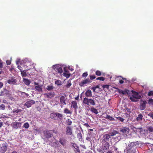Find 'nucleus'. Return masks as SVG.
Here are the masks:
<instances>
[{"label": "nucleus", "mask_w": 153, "mask_h": 153, "mask_svg": "<svg viewBox=\"0 0 153 153\" xmlns=\"http://www.w3.org/2000/svg\"><path fill=\"white\" fill-rule=\"evenodd\" d=\"M138 142H133L128 143L127 150L128 153H136L137 149L136 146L139 145Z\"/></svg>", "instance_id": "1"}, {"label": "nucleus", "mask_w": 153, "mask_h": 153, "mask_svg": "<svg viewBox=\"0 0 153 153\" xmlns=\"http://www.w3.org/2000/svg\"><path fill=\"white\" fill-rule=\"evenodd\" d=\"M82 102L83 104L86 106V108H88V109H87L88 110L90 109L89 106L90 105L94 106L96 104L94 99L88 98L86 97L83 98Z\"/></svg>", "instance_id": "2"}, {"label": "nucleus", "mask_w": 153, "mask_h": 153, "mask_svg": "<svg viewBox=\"0 0 153 153\" xmlns=\"http://www.w3.org/2000/svg\"><path fill=\"white\" fill-rule=\"evenodd\" d=\"M50 117L54 120H57L59 119L60 120H62V119L63 115L58 113H52L50 115Z\"/></svg>", "instance_id": "3"}, {"label": "nucleus", "mask_w": 153, "mask_h": 153, "mask_svg": "<svg viewBox=\"0 0 153 153\" xmlns=\"http://www.w3.org/2000/svg\"><path fill=\"white\" fill-rule=\"evenodd\" d=\"M53 68L56 72L61 74L63 72L62 68L58 65H55L53 66Z\"/></svg>", "instance_id": "4"}, {"label": "nucleus", "mask_w": 153, "mask_h": 153, "mask_svg": "<svg viewBox=\"0 0 153 153\" xmlns=\"http://www.w3.org/2000/svg\"><path fill=\"white\" fill-rule=\"evenodd\" d=\"M102 146L101 149L104 152H106L107 150L109 149L110 145L108 142H101Z\"/></svg>", "instance_id": "5"}, {"label": "nucleus", "mask_w": 153, "mask_h": 153, "mask_svg": "<svg viewBox=\"0 0 153 153\" xmlns=\"http://www.w3.org/2000/svg\"><path fill=\"white\" fill-rule=\"evenodd\" d=\"M92 81L88 78L81 81L79 83V85L81 87H83L85 85L91 83Z\"/></svg>", "instance_id": "6"}, {"label": "nucleus", "mask_w": 153, "mask_h": 153, "mask_svg": "<svg viewBox=\"0 0 153 153\" xmlns=\"http://www.w3.org/2000/svg\"><path fill=\"white\" fill-rule=\"evenodd\" d=\"M35 103V101L32 100H27L24 104V106L27 108H29L31 107Z\"/></svg>", "instance_id": "7"}, {"label": "nucleus", "mask_w": 153, "mask_h": 153, "mask_svg": "<svg viewBox=\"0 0 153 153\" xmlns=\"http://www.w3.org/2000/svg\"><path fill=\"white\" fill-rule=\"evenodd\" d=\"M7 148L6 144H1L0 146V152L1 153H4L7 150Z\"/></svg>", "instance_id": "8"}, {"label": "nucleus", "mask_w": 153, "mask_h": 153, "mask_svg": "<svg viewBox=\"0 0 153 153\" xmlns=\"http://www.w3.org/2000/svg\"><path fill=\"white\" fill-rule=\"evenodd\" d=\"M110 135L108 134H105L103 136L101 142H108L110 138Z\"/></svg>", "instance_id": "9"}, {"label": "nucleus", "mask_w": 153, "mask_h": 153, "mask_svg": "<svg viewBox=\"0 0 153 153\" xmlns=\"http://www.w3.org/2000/svg\"><path fill=\"white\" fill-rule=\"evenodd\" d=\"M3 90V91H1L0 92V96H3L6 95L7 96H9L10 95L9 91L7 90L6 88H4Z\"/></svg>", "instance_id": "10"}, {"label": "nucleus", "mask_w": 153, "mask_h": 153, "mask_svg": "<svg viewBox=\"0 0 153 153\" xmlns=\"http://www.w3.org/2000/svg\"><path fill=\"white\" fill-rule=\"evenodd\" d=\"M21 123L15 122L13 123L12 126L13 128L17 129L19 128L21 126Z\"/></svg>", "instance_id": "11"}, {"label": "nucleus", "mask_w": 153, "mask_h": 153, "mask_svg": "<svg viewBox=\"0 0 153 153\" xmlns=\"http://www.w3.org/2000/svg\"><path fill=\"white\" fill-rule=\"evenodd\" d=\"M67 140L64 137L60 138L59 139V142L62 146H65L67 143Z\"/></svg>", "instance_id": "12"}, {"label": "nucleus", "mask_w": 153, "mask_h": 153, "mask_svg": "<svg viewBox=\"0 0 153 153\" xmlns=\"http://www.w3.org/2000/svg\"><path fill=\"white\" fill-rule=\"evenodd\" d=\"M34 84L35 85V88L36 89V91L39 92H42V90L41 87V86L39 85L38 83L34 82Z\"/></svg>", "instance_id": "13"}, {"label": "nucleus", "mask_w": 153, "mask_h": 153, "mask_svg": "<svg viewBox=\"0 0 153 153\" xmlns=\"http://www.w3.org/2000/svg\"><path fill=\"white\" fill-rule=\"evenodd\" d=\"M44 136L47 138L51 137L53 135L49 131H46L44 132Z\"/></svg>", "instance_id": "14"}, {"label": "nucleus", "mask_w": 153, "mask_h": 153, "mask_svg": "<svg viewBox=\"0 0 153 153\" xmlns=\"http://www.w3.org/2000/svg\"><path fill=\"white\" fill-rule=\"evenodd\" d=\"M7 82L10 84H14L16 82L17 80L14 77H12L11 79H8Z\"/></svg>", "instance_id": "15"}, {"label": "nucleus", "mask_w": 153, "mask_h": 153, "mask_svg": "<svg viewBox=\"0 0 153 153\" xmlns=\"http://www.w3.org/2000/svg\"><path fill=\"white\" fill-rule=\"evenodd\" d=\"M147 103V102L146 101H141L140 105V108L141 110H144L146 107V104Z\"/></svg>", "instance_id": "16"}, {"label": "nucleus", "mask_w": 153, "mask_h": 153, "mask_svg": "<svg viewBox=\"0 0 153 153\" xmlns=\"http://www.w3.org/2000/svg\"><path fill=\"white\" fill-rule=\"evenodd\" d=\"M129 129L128 128L123 127L121 128L120 131L123 134H126L129 131Z\"/></svg>", "instance_id": "17"}, {"label": "nucleus", "mask_w": 153, "mask_h": 153, "mask_svg": "<svg viewBox=\"0 0 153 153\" xmlns=\"http://www.w3.org/2000/svg\"><path fill=\"white\" fill-rule=\"evenodd\" d=\"M71 107L73 108L75 110L78 108L77 102L75 101H73L71 102Z\"/></svg>", "instance_id": "18"}, {"label": "nucleus", "mask_w": 153, "mask_h": 153, "mask_svg": "<svg viewBox=\"0 0 153 153\" xmlns=\"http://www.w3.org/2000/svg\"><path fill=\"white\" fill-rule=\"evenodd\" d=\"M85 95L86 97H91L92 96V92L91 90H88L85 93Z\"/></svg>", "instance_id": "19"}, {"label": "nucleus", "mask_w": 153, "mask_h": 153, "mask_svg": "<svg viewBox=\"0 0 153 153\" xmlns=\"http://www.w3.org/2000/svg\"><path fill=\"white\" fill-rule=\"evenodd\" d=\"M45 95H46L47 98L51 99L54 96L55 93L54 92H51L49 93L45 94Z\"/></svg>", "instance_id": "20"}, {"label": "nucleus", "mask_w": 153, "mask_h": 153, "mask_svg": "<svg viewBox=\"0 0 153 153\" xmlns=\"http://www.w3.org/2000/svg\"><path fill=\"white\" fill-rule=\"evenodd\" d=\"M66 134L67 135H71L72 134V130L69 126H68L66 128Z\"/></svg>", "instance_id": "21"}, {"label": "nucleus", "mask_w": 153, "mask_h": 153, "mask_svg": "<svg viewBox=\"0 0 153 153\" xmlns=\"http://www.w3.org/2000/svg\"><path fill=\"white\" fill-rule=\"evenodd\" d=\"M60 102L63 105H66V103L65 102V97L63 96H62L60 97Z\"/></svg>", "instance_id": "22"}, {"label": "nucleus", "mask_w": 153, "mask_h": 153, "mask_svg": "<svg viewBox=\"0 0 153 153\" xmlns=\"http://www.w3.org/2000/svg\"><path fill=\"white\" fill-rule=\"evenodd\" d=\"M143 116L141 114H140L138 115L136 118V120L138 122H141L142 120Z\"/></svg>", "instance_id": "23"}, {"label": "nucleus", "mask_w": 153, "mask_h": 153, "mask_svg": "<svg viewBox=\"0 0 153 153\" xmlns=\"http://www.w3.org/2000/svg\"><path fill=\"white\" fill-rule=\"evenodd\" d=\"M132 96L137 99H140L141 97V96L139 95L138 93L136 92H134Z\"/></svg>", "instance_id": "24"}, {"label": "nucleus", "mask_w": 153, "mask_h": 153, "mask_svg": "<svg viewBox=\"0 0 153 153\" xmlns=\"http://www.w3.org/2000/svg\"><path fill=\"white\" fill-rule=\"evenodd\" d=\"M23 82L27 85H29L30 82V81L27 79L24 78Z\"/></svg>", "instance_id": "25"}, {"label": "nucleus", "mask_w": 153, "mask_h": 153, "mask_svg": "<svg viewBox=\"0 0 153 153\" xmlns=\"http://www.w3.org/2000/svg\"><path fill=\"white\" fill-rule=\"evenodd\" d=\"M105 118L110 121H114V119L113 117L108 114H107L106 116L105 117Z\"/></svg>", "instance_id": "26"}, {"label": "nucleus", "mask_w": 153, "mask_h": 153, "mask_svg": "<svg viewBox=\"0 0 153 153\" xmlns=\"http://www.w3.org/2000/svg\"><path fill=\"white\" fill-rule=\"evenodd\" d=\"M90 110L91 112L96 114H97L98 113V111L97 110L93 107H91V108Z\"/></svg>", "instance_id": "27"}, {"label": "nucleus", "mask_w": 153, "mask_h": 153, "mask_svg": "<svg viewBox=\"0 0 153 153\" xmlns=\"http://www.w3.org/2000/svg\"><path fill=\"white\" fill-rule=\"evenodd\" d=\"M130 114L128 113H125L123 114V117L125 119H128L130 117Z\"/></svg>", "instance_id": "28"}, {"label": "nucleus", "mask_w": 153, "mask_h": 153, "mask_svg": "<svg viewBox=\"0 0 153 153\" xmlns=\"http://www.w3.org/2000/svg\"><path fill=\"white\" fill-rule=\"evenodd\" d=\"M32 63L31 62L29 61H27L25 64L24 67H25V68H26L25 67H28L29 65H30Z\"/></svg>", "instance_id": "29"}, {"label": "nucleus", "mask_w": 153, "mask_h": 153, "mask_svg": "<svg viewBox=\"0 0 153 153\" xmlns=\"http://www.w3.org/2000/svg\"><path fill=\"white\" fill-rule=\"evenodd\" d=\"M129 99L132 102H136L137 101V99L133 97L132 96L131 97H130Z\"/></svg>", "instance_id": "30"}, {"label": "nucleus", "mask_w": 153, "mask_h": 153, "mask_svg": "<svg viewBox=\"0 0 153 153\" xmlns=\"http://www.w3.org/2000/svg\"><path fill=\"white\" fill-rule=\"evenodd\" d=\"M55 84L57 85L58 86L61 85L62 84V82L59 80H56L55 82Z\"/></svg>", "instance_id": "31"}, {"label": "nucleus", "mask_w": 153, "mask_h": 153, "mask_svg": "<svg viewBox=\"0 0 153 153\" xmlns=\"http://www.w3.org/2000/svg\"><path fill=\"white\" fill-rule=\"evenodd\" d=\"M122 77V79H119V83L120 84H123V82H124V81H123V80H126V79L125 78H123L121 76H118V77Z\"/></svg>", "instance_id": "32"}, {"label": "nucleus", "mask_w": 153, "mask_h": 153, "mask_svg": "<svg viewBox=\"0 0 153 153\" xmlns=\"http://www.w3.org/2000/svg\"><path fill=\"white\" fill-rule=\"evenodd\" d=\"M21 74L22 76H26L27 75L25 71H21Z\"/></svg>", "instance_id": "33"}, {"label": "nucleus", "mask_w": 153, "mask_h": 153, "mask_svg": "<svg viewBox=\"0 0 153 153\" xmlns=\"http://www.w3.org/2000/svg\"><path fill=\"white\" fill-rule=\"evenodd\" d=\"M74 151L76 153H80V152L79 149V147L78 146L77 148H76L74 149Z\"/></svg>", "instance_id": "34"}, {"label": "nucleus", "mask_w": 153, "mask_h": 153, "mask_svg": "<svg viewBox=\"0 0 153 153\" xmlns=\"http://www.w3.org/2000/svg\"><path fill=\"white\" fill-rule=\"evenodd\" d=\"M63 76L66 77L67 78H68L70 77L71 74H68L66 72H64L63 74Z\"/></svg>", "instance_id": "35"}, {"label": "nucleus", "mask_w": 153, "mask_h": 153, "mask_svg": "<svg viewBox=\"0 0 153 153\" xmlns=\"http://www.w3.org/2000/svg\"><path fill=\"white\" fill-rule=\"evenodd\" d=\"M23 127L25 128H28L29 127V124L28 123L26 122L23 125Z\"/></svg>", "instance_id": "36"}, {"label": "nucleus", "mask_w": 153, "mask_h": 153, "mask_svg": "<svg viewBox=\"0 0 153 153\" xmlns=\"http://www.w3.org/2000/svg\"><path fill=\"white\" fill-rule=\"evenodd\" d=\"M53 87L52 86H48L46 88V89L48 91H51L53 89Z\"/></svg>", "instance_id": "37"}, {"label": "nucleus", "mask_w": 153, "mask_h": 153, "mask_svg": "<svg viewBox=\"0 0 153 153\" xmlns=\"http://www.w3.org/2000/svg\"><path fill=\"white\" fill-rule=\"evenodd\" d=\"M148 102L149 105H153V99H150L148 100Z\"/></svg>", "instance_id": "38"}, {"label": "nucleus", "mask_w": 153, "mask_h": 153, "mask_svg": "<svg viewBox=\"0 0 153 153\" xmlns=\"http://www.w3.org/2000/svg\"><path fill=\"white\" fill-rule=\"evenodd\" d=\"M66 123L67 125H70L72 124V121L69 119H68L66 121Z\"/></svg>", "instance_id": "39"}, {"label": "nucleus", "mask_w": 153, "mask_h": 153, "mask_svg": "<svg viewBox=\"0 0 153 153\" xmlns=\"http://www.w3.org/2000/svg\"><path fill=\"white\" fill-rule=\"evenodd\" d=\"M82 136L81 133H79L78 134L77 137L79 140L82 139Z\"/></svg>", "instance_id": "40"}, {"label": "nucleus", "mask_w": 153, "mask_h": 153, "mask_svg": "<svg viewBox=\"0 0 153 153\" xmlns=\"http://www.w3.org/2000/svg\"><path fill=\"white\" fill-rule=\"evenodd\" d=\"M89 77L90 78V80L91 81V80H92L96 78V76L94 75H91L89 76Z\"/></svg>", "instance_id": "41"}, {"label": "nucleus", "mask_w": 153, "mask_h": 153, "mask_svg": "<svg viewBox=\"0 0 153 153\" xmlns=\"http://www.w3.org/2000/svg\"><path fill=\"white\" fill-rule=\"evenodd\" d=\"M116 118L118 120H119L121 122H123L124 120V119L123 118L120 117H116Z\"/></svg>", "instance_id": "42"}, {"label": "nucleus", "mask_w": 153, "mask_h": 153, "mask_svg": "<svg viewBox=\"0 0 153 153\" xmlns=\"http://www.w3.org/2000/svg\"><path fill=\"white\" fill-rule=\"evenodd\" d=\"M5 108V106L4 104H2L0 105V109L4 110Z\"/></svg>", "instance_id": "43"}, {"label": "nucleus", "mask_w": 153, "mask_h": 153, "mask_svg": "<svg viewBox=\"0 0 153 153\" xmlns=\"http://www.w3.org/2000/svg\"><path fill=\"white\" fill-rule=\"evenodd\" d=\"M64 113L66 114H70L71 113V111L68 110V109L66 108L64 110Z\"/></svg>", "instance_id": "44"}, {"label": "nucleus", "mask_w": 153, "mask_h": 153, "mask_svg": "<svg viewBox=\"0 0 153 153\" xmlns=\"http://www.w3.org/2000/svg\"><path fill=\"white\" fill-rule=\"evenodd\" d=\"M97 80H99L102 81H104L105 80V78L103 77H99L97 78Z\"/></svg>", "instance_id": "45"}, {"label": "nucleus", "mask_w": 153, "mask_h": 153, "mask_svg": "<svg viewBox=\"0 0 153 153\" xmlns=\"http://www.w3.org/2000/svg\"><path fill=\"white\" fill-rule=\"evenodd\" d=\"M96 74L98 76H100L101 75V72L99 71H97L96 72Z\"/></svg>", "instance_id": "46"}, {"label": "nucleus", "mask_w": 153, "mask_h": 153, "mask_svg": "<svg viewBox=\"0 0 153 153\" xmlns=\"http://www.w3.org/2000/svg\"><path fill=\"white\" fill-rule=\"evenodd\" d=\"M86 140L88 141H90L91 140V135L88 134L87 137H86Z\"/></svg>", "instance_id": "47"}, {"label": "nucleus", "mask_w": 153, "mask_h": 153, "mask_svg": "<svg viewBox=\"0 0 153 153\" xmlns=\"http://www.w3.org/2000/svg\"><path fill=\"white\" fill-rule=\"evenodd\" d=\"M125 113H128L130 114L131 111L130 109L128 108H126L125 110Z\"/></svg>", "instance_id": "48"}, {"label": "nucleus", "mask_w": 153, "mask_h": 153, "mask_svg": "<svg viewBox=\"0 0 153 153\" xmlns=\"http://www.w3.org/2000/svg\"><path fill=\"white\" fill-rule=\"evenodd\" d=\"M22 111V110L20 109H17L15 110H13V113H18L19 112H21Z\"/></svg>", "instance_id": "49"}, {"label": "nucleus", "mask_w": 153, "mask_h": 153, "mask_svg": "<svg viewBox=\"0 0 153 153\" xmlns=\"http://www.w3.org/2000/svg\"><path fill=\"white\" fill-rule=\"evenodd\" d=\"M148 131L150 132H153V127H149L148 128Z\"/></svg>", "instance_id": "50"}, {"label": "nucleus", "mask_w": 153, "mask_h": 153, "mask_svg": "<svg viewBox=\"0 0 153 153\" xmlns=\"http://www.w3.org/2000/svg\"><path fill=\"white\" fill-rule=\"evenodd\" d=\"M88 75V73L87 72H85L84 73H83L82 75V77H86Z\"/></svg>", "instance_id": "51"}, {"label": "nucleus", "mask_w": 153, "mask_h": 153, "mask_svg": "<svg viewBox=\"0 0 153 153\" xmlns=\"http://www.w3.org/2000/svg\"><path fill=\"white\" fill-rule=\"evenodd\" d=\"M72 145L73 147L74 148V149L76 148H77V147L78 146L76 144L74 143H72Z\"/></svg>", "instance_id": "52"}, {"label": "nucleus", "mask_w": 153, "mask_h": 153, "mask_svg": "<svg viewBox=\"0 0 153 153\" xmlns=\"http://www.w3.org/2000/svg\"><path fill=\"white\" fill-rule=\"evenodd\" d=\"M148 96H151L153 95V91H150L148 94Z\"/></svg>", "instance_id": "53"}, {"label": "nucleus", "mask_w": 153, "mask_h": 153, "mask_svg": "<svg viewBox=\"0 0 153 153\" xmlns=\"http://www.w3.org/2000/svg\"><path fill=\"white\" fill-rule=\"evenodd\" d=\"M71 83L70 82H68V83L66 84L65 86L67 88H68L71 86Z\"/></svg>", "instance_id": "54"}, {"label": "nucleus", "mask_w": 153, "mask_h": 153, "mask_svg": "<svg viewBox=\"0 0 153 153\" xmlns=\"http://www.w3.org/2000/svg\"><path fill=\"white\" fill-rule=\"evenodd\" d=\"M148 116L153 119V113H150L148 114Z\"/></svg>", "instance_id": "55"}, {"label": "nucleus", "mask_w": 153, "mask_h": 153, "mask_svg": "<svg viewBox=\"0 0 153 153\" xmlns=\"http://www.w3.org/2000/svg\"><path fill=\"white\" fill-rule=\"evenodd\" d=\"M6 63L7 65H9L11 64V61L9 60H7L6 61Z\"/></svg>", "instance_id": "56"}, {"label": "nucleus", "mask_w": 153, "mask_h": 153, "mask_svg": "<svg viewBox=\"0 0 153 153\" xmlns=\"http://www.w3.org/2000/svg\"><path fill=\"white\" fill-rule=\"evenodd\" d=\"M21 94L22 95L25 94L27 97H28L29 96V94H28L24 92H22Z\"/></svg>", "instance_id": "57"}, {"label": "nucleus", "mask_w": 153, "mask_h": 153, "mask_svg": "<svg viewBox=\"0 0 153 153\" xmlns=\"http://www.w3.org/2000/svg\"><path fill=\"white\" fill-rule=\"evenodd\" d=\"M103 87L104 88H108L109 87V85H103Z\"/></svg>", "instance_id": "58"}, {"label": "nucleus", "mask_w": 153, "mask_h": 153, "mask_svg": "<svg viewBox=\"0 0 153 153\" xmlns=\"http://www.w3.org/2000/svg\"><path fill=\"white\" fill-rule=\"evenodd\" d=\"M84 125L85 126L87 127H90L89 125L87 123H85L84 124Z\"/></svg>", "instance_id": "59"}, {"label": "nucleus", "mask_w": 153, "mask_h": 153, "mask_svg": "<svg viewBox=\"0 0 153 153\" xmlns=\"http://www.w3.org/2000/svg\"><path fill=\"white\" fill-rule=\"evenodd\" d=\"M17 67L20 70L21 72V71H22V68L21 66H20L19 65H18V66Z\"/></svg>", "instance_id": "60"}, {"label": "nucleus", "mask_w": 153, "mask_h": 153, "mask_svg": "<svg viewBox=\"0 0 153 153\" xmlns=\"http://www.w3.org/2000/svg\"><path fill=\"white\" fill-rule=\"evenodd\" d=\"M3 85V84L2 82H0V89L1 88Z\"/></svg>", "instance_id": "61"}, {"label": "nucleus", "mask_w": 153, "mask_h": 153, "mask_svg": "<svg viewBox=\"0 0 153 153\" xmlns=\"http://www.w3.org/2000/svg\"><path fill=\"white\" fill-rule=\"evenodd\" d=\"M3 68L2 62H0V68Z\"/></svg>", "instance_id": "62"}, {"label": "nucleus", "mask_w": 153, "mask_h": 153, "mask_svg": "<svg viewBox=\"0 0 153 153\" xmlns=\"http://www.w3.org/2000/svg\"><path fill=\"white\" fill-rule=\"evenodd\" d=\"M75 99L76 100H79V95H78L77 97L75 98Z\"/></svg>", "instance_id": "63"}, {"label": "nucleus", "mask_w": 153, "mask_h": 153, "mask_svg": "<svg viewBox=\"0 0 153 153\" xmlns=\"http://www.w3.org/2000/svg\"><path fill=\"white\" fill-rule=\"evenodd\" d=\"M96 87H93L92 88V89L93 90V91L94 92L96 90Z\"/></svg>", "instance_id": "64"}]
</instances>
